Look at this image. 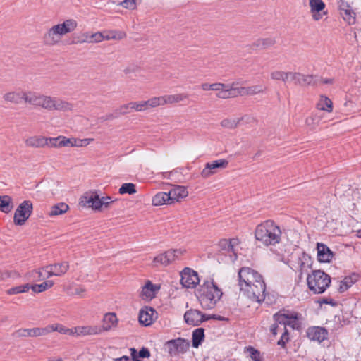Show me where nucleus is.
<instances>
[{
  "label": "nucleus",
  "instance_id": "obj_1",
  "mask_svg": "<svg viewBox=\"0 0 361 361\" xmlns=\"http://www.w3.org/2000/svg\"><path fill=\"white\" fill-rule=\"evenodd\" d=\"M240 291L254 302L265 299L266 285L260 274L250 267H242L238 271Z\"/></svg>",
  "mask_w": 361,
  "mask_h": 361
},
{
  "label": "nucleus",
  "instance_id": "obj_2",
  "mask_svg": "<svg viewBox=\"0 0 361 361\" xmlns=\"http://www.w3.org/2000/svg\"><path fill=\"white\" fill-rule=\"evenodd\" d=\"M27 100L28 104L48 111L68 112L73 109V104L66 100L32 91L30 92V97Z\"/></svg>",
  "mask_w": 361,
  "mask_h": 361
},
{
  "label": "nucleus",
  "instance_id": "obj_3",
  "mask_svg": "<svg viewBox=\"0 0 361 361\" xmlns=\"http://www.w3.org/2000/svg\"><path fill=\"white\" fill-rule=\"evenodd\" d=\"M78 23L74 19H66L49 27L44 34L43 40L46 45L56 46L59 44L63 37L75 30Z\"/></svg>",
  "mask_w": 361,
  "mask_h": 361
},
{
  "label": "nucleus",
  "instance_id": "obj_4",
  "mask_svg": "<svg viewBox=\"0 0 361 361\" xmlns=\"http://www.w3.org/2000/svg\"><path fill=\"white\" fill-rule=\"evenodd\" d=\"M281 231L272 221L259 224L255 231V239L264 245H274L281 240Z\"/></svg>",
  "mask_w": 361,
  "mask_h": 361
},
{
  "label": "nucleus",
  "instance_id": "obj_5",
  "mask_svg": "<svg viewBox=\"0 0 361 361\" xmlns=\"http://www.w3.org/2000/svg\"><path fill=\"white\" fill-rule=\"evenodd\" d=\"M199 300L202 307L209 310L215 307L222 296V291L212 281H205L198 290Z\"/></svg>",
  "mask_w": 361,
  "mask_h": 361
},
{
  "label": "nucleus",
  "instance_id": "obj_6",
  "mask_svg": "<svg viewBox=\"0 0 361 361\" xmlns=\"http://www.w3.org/2000/svg\"><path fill=\"white\" fill-rule=\"evenodd\" d=\"M308 288L314 294L324 293L331 283V278L321 270H315L307 278Z\"/></svg>",
  "mask_w": 361,
  "mask_h": 361
},
{
  "label": "nucleus",
  "instance_id": "obj_7",
  "mask_svg": "<svg viewBox=\"0 0 361 361\" xmlns=\"http://www.w3.org/2000/svg\"><path fill=\"white\" fill-rule=\"evenodd\" d=\"M69 269V264L67 262H63L61 263L49 264L43 267V270L47 272V275H43L40 270H33L30 273V276H35L37 275V280H42L50 278L53 276H61L66 273Z\"/></svg>",
  "mask_w": 361,
  "mask_h": 361
},
{
  "label": "nucleus",
  "instance_id": "obj_8",
  "mask_svg": "<svg viewBox=\"0 0 361 361\" xmlns=\"http://www.w3.org/2000/svg\"><path fill=\"white\" fill-rule=\"evenodd\" d=\"M185 250L183 249H170L156 256L152 261L153 267L164 266L166 267L179 259L184 255Z\"/></svg>",
  "mask_w": 361,
  "mask_h": 361
},
{
  "label": "nucleus",
  "instance_id": "obj_9",
  "mask_svg": "<svg viewBox=\"0 0 361 361\" xmlns=\"http://www.w3.org/2000/svg\"><path fill=\"white\" fill-rule=\"evenodd\" d=\"M242 83L240 80H235L229 84L215 82L214 91L216 92V97L226 99L237 97V85Z\"/></svg>",
  "mask_w": 361,
  "mask_h": 361
},
{
  "label": "nucleus",
  "instance_id": "obj_10",
  "mask_svg": "<svg viewBox=\"0 0 361 361\" xmlns=\"http://www.w3.org/2000/svg\"><path fill=\"white\" fill-rule=\"evenodd\" d=\"M32 204L30 201L25 200L17 207L13 221L16 225H23L28 219L32 212Z\"/></svg>",
  "mask_w": 361,
  "mask_h": 361
},
{
  "label": "nucleus",
  "instance_id": "obj_11",
  "mask_svg": "<svg viewBox=\"0 0 361 361\" xmlns=\"http://www.w3.org/2000/svg\"><path fill=\"white\" fill-rule=\"evenodd\" d=\"M228 165V161L224 159L207 162L202 170L200 175L203 178H208L216 173L218 171L226 169Z\"/></svg>",
  "mask_w": 361,
  "mask_h": 361
},
{
  "label": "nucleus",
  "instance_id": "obj_12",
  "mask_svg": "<svg viewBox=\"0 0 361 361\" xmlns=\"http://www.w3.org/2000/svg\"><path fill=\"white\" fill-rule=\"evenodd\" d=\"M100 197L96 190L86 192L80 200V204L88 207L94 211L101 212Z\"/></svg>",
  "mask_w": 361,
  "mask_h": 361
},
{
  "label": "nucleus",
  "instance_id": "obj_13",
  "mask_svg": "<svg viewBox=\"0 0 361 361\" xmlns=\"http://www.w3.org/2000/svg\"><path fill=\"white\" fill-rule=\"evenodd\" d=\"M180 283L183 287L194 288L200 282L197 272L190 268H185L180 273Z\"/></svg>",
  "mask_w": 361,
  "mask_h": 361
},
{
  "label": "nucleus",
  "instance_id": "obj_14",
  "mask_svg": "<svg viewBox=\"0 0 361 361\" xmlns=\"http://www.w3.org/2000/svg\"><path fill=\"white\" fill-rule=\"evenodd\" d=\"M30 91H11L3 95L5 102L14 104H19L23 100L25 103H28L27 98L30 97Z\"/></svg>",
  "mask_w": 361,
  "mask_h": 361
},
{
  "label": "nucleus",
  "instance_id": "obj_15",
  "mask_svg": "<svg viewBox=\"0 0 361 361\" xmlns=\"http://www.w3.org/2000/svg\"><path fill=\"white\" fill-rule=\"evenodd\" d=\"M309 6L311 16L315 21L320 20L323 15L326 14V12L324 11L326 5L322 0H309Z\"/></svg>",
  "mask_w": 361,
  "mask_h": 361
},
{
  "label": "nucleus",
  "instance_id": "obj_16",
  "mask_svg": "<svg viewBox=\"0 0 361 361\" xmlns=\"http://www.w3.org/2000/svg\"><path fill=\"white\" fill-rule=\"evenodd\" d=\"M209 318L202 314L200 311L193 309L188 310L184 314L185 322L192 326H198Z\"/></svg>",
  "mask_w": 361,
  "mask_h": 361
},
{
  "label": "nucleus",
  "instance_id": "obj_17",
  "mask_svg": "<svg viewBox=\"0 0 361 361\" xmlns=\"http://www.w3.org/2000/svg\"><path fill=\"white\" fill-rule=\"evenodd\" d=\"M102 32H85L79 35L76 39L77 44H92L102 42Z\"/></svg>",
  "mask_w": 361,
  "mask_h": 361
},
{
  "label": "nucleus",
  "instance_id": "obj_18",
  "mask_svg": "<svg viewBox=\"0 0 361 361\" xmlns=\"http://www.w3.org/2000/svg\"><path fill=\"white\" fill-rule=\"evenodd\" d=\"M267 87L262 85H255L249 87H243L237 85V97L238 96H253L257 94L264 93Z\"/></svg>",
  "mask_w": 361,
  "mask_h": 361
},
{
  "label": "nucleus",
  "instance_id": "obj_19",
  "mask_svg": "<svg viewBox=\"0 0 361 361\" xmlns=\"http://www.w3.org/2000/svg\"><path fill=\"white\" fill-rule=\"evenodd\" d=\"M327 336L328 332L323 327L312 326L309 327L307 330V336L311 341H314L321 343L327 338Z\"/></svg>",
  "mask_w": 361,
  "mask_h": 361
},
{
  "label": "nucleus",
  "instance_id": "obj_20",
  "mask_svg": "<svg viewBox=\"0 0 361 361\" xmlns=\"http://www.w3.org/2000/svg\"><path fill=\"white\" fill-rule=\"evenodd\" d=\"M73 336H85L100 334L102 330L96 326H79L71 329Z\"/></svg>",
  "mask_w": 361,
  "mask_h": 361
},
{
  "label": "nucleus",
  "instance_id": "obj_21",
  "mask_svg": "<svg viewBox=\"0 0 361 361\" xmlns=\"http://www.w3.org/2000/svg\"><path fill=\"white\" fill-rule=\"evenodd\" d=\"M157 318V313L152 307H145L140 311L139 321L145 326H149Z\"/></svg>",
  "mask_w": 361,
  "mask_h": 361
},
{
  "label": "nucleus",
  "instance_id": "obj_22",
  "mask_svg": "<svg viewBox=\"0 0 361 361\" xmlns=\"http://www.w3.org/2000/svg\"><path fill=\"white\" fill-rule=\"evenodd\" d=\"M240 241L238 238H233L231 240L223 239L219 242V247L221 250L228 252V253H233V257L231 255L232 261H235L237 259V253L235 247L238 245Z\"/></svg>",
  "mask_w": 361,
  "mask_h": 361
},
{
  "label": "nucleus",
  "instance_id": "obj_23",
  "mask_svg": "<svg viewBox=\"0 0 361 361\" xmlns=\"http://www.w3.org/2000/svg\"><path fill=\"white\" fill-rule=\"evenodd\" d=\"M317 259L320 262H330L334 257L333 252L324 243L317 245Z\"/></svg>",
  "mask_w": 361,
  "mask_h": 361
},
{
  "label": "nucleus",
  "instance_id": "obj_24",
  "mask_svg": "<svg viewBox=\"0 0 361 361\" xmlns=\"http://www.w3.org/2000/svg\"><path fill=\"white\" fill-rule=\"evenodd\" d=\"M25 144L28 147L34 148L48 147V137L41 135L30 136L25 140Z\"/></svg>",
  "mask_w": 361,
  "mask_h": 361
},
{
  "label": "nucleus",
  "instance_id": "obj_25",
  "mask_svg": "<svg viewBox=\"0 0 361 361\" xmlns=\"http://www.w3.org/2000/svg\"><path fill=\"white\" fill-rule=\"evenodd\" d=\"M171 204L180 202L188 195V192L185 186L177 185L169 192Z\"/></svg>",
  "mask_w": 361,
  "mask_h": 361
},
{
  "label": "nucleus",
  "instance_id": "obj_26",
  "mask_svg": "<svg viewBox=\"0 0 361 361\" xmlns=\"http://www.w3.org/2000/svg\"><path fill=\"white\" fill-rule=\"evenodd\" d=\"M159 290V286L154 285L150 281H147L142 287L140 297L144 300H152Z\"/></svg>",
  "mask_w": 361,
  "mask_h": 361
},
{
  "label": "nucleus",
  "instance_id": "obj_27",
  "mask_svg": "<svg viewBox=\"0 0 361 361\" xmlns=\"http://www.w3.org/2000/svg\"><path fill=\"white\" fill-rule=\"evenodd\" d=\"M72 137L68 138L63 135L56 137H48V147L61 148L63 147H71Z\"/></svg>",
  "mask_w": 361,
  "mask_h": 361
},
{
  "label": "nucleus",
  "instance_id": "obj_28",
  "mask_svg": "<svg viewBox=\"0 0 361 361\" xmlns=\"http://www.w3.org/2000/svg\"><path fill=\"white\" fill-rule=\"evenodd\" d=\"M169 344L170 350L177 353H184L190 346L189 342L183 338L171 341Z\"/></svg>",
  "mask_w": 361,
  "mask_h": 361
},
{
  "label": "nucleus",
  "instance_id": "obj_29",
  "mask_svg": "<svg viewBox=\"0 0 361 361\" xmlns=\"http://www.w3.org/2000/svg\"><path fill=\"white\" fill-rule=\"evenodd\" d=\"M276 41L274 37L259 38L252 43V47L255 49H267L275 45Z\"/></svg>",
  "mask_w": 361,
  "mask_h": 361
},
{
  "label": "nucleus",
  "instance_id": "obj_30",
  "mask_svg": "<svg viewBox=\"0 0 361 361\" xmlns=\"http://www.w3.org/2000/svg\"><path fill=\"white\" fill-rule=\"evenodd\" d=\"M313 76L311 75H304L298 72H293L291 82L298 85H308L312 84Z\"/></svg>",
  "mask_w": 361,
  "mask_h": 361
},
{
  "label": "nucleus",
  "instance_id": "obj_31",
  "mask_svg": "<svg viewBox=\"0 0 361 361\" xmlns=\"http://www.w3.org/2000/svg\"><path fill=\"white\" fill-rule=\"evenodd\" d=\"M292 71H283L280 70H274L271 72L270 78L273 80L282 81L283 82H291Z\"/></svg>",
  "mask_w": 361,
  "mask_h": 361
},
{
  "label": "nucleus",
  "instance_id": "obj_32",
  "mask_svg": "<svg viewBox=\"0 0 361 361\" xmlns=\"http://www.w3.org/2000/svg\"><path fill=\"white\" fill-rule=\"evenodd\" d=\"M104 324L102 331H108L116 327L118 324V319L115 313H106L104 317Z\"/></svg>",
  "mask_w": 361,
  "mask_h": 361
},
{
  "label": "nucleus",
  "instance_id": "obj_33",
  "mask_svg": "<svg viewBox=\"0 0 361 361\" xmlns=\"http://www.w3.org/2000/svg\"><path fill=\"white\" fill-rule=\"evenodd\" d=\"M358 279L359 275L355 273L345 277L343 280L341 281V284L338 288L339 292L343 293L347 290L358 281Z\"/></svg>",
  "mask_w": 361,
  "mask_h": 361
},
{
  "label": "nucleus",
  "instance_id": "obj_34",
  "mask_svg": "<svg viewBox=\"0 0 361 361\" xmlns=\"http://www.w3.org/2000/svg\"><path fill=\"white\" fill-rule=\"evenodd\" d=\"M189 95L185 93H178L175 94H166L164 95V104H173L184 102L188 99Z\"/></svg>",
  "mask_w": 361,
  "mask_h": 361
},
{
  "label": "nucleus",
  "instance_id": "obj_35",
  "mask_svg": "<svg viewBox=\"0 0 361 361\" xmlns=\"http://www.w3.org/2000/svg\"><path fill=\"white\" fill-rule=\"evenodd\" d=\"M152 204L154 206H161L164 204H171L169 192H158L152 198Z\"/></svg>",
  "mask_w": 361,
  "mask_h": 361
},
{
  "label": "nucleus",
  "instance_id": "obj_36",
  "mask_svg": "<svg viewBox=\"0 0 361 361\" xmlns=\"http://www.w3.org/2000/svg\"><path fill=\"white\" fill-rule=\"evenodd\" d=\"M317 108L319 110L331 113L333 111V102L329 97L322 95L317 104Z\"/></svg>",
  "mask_w": 361,
  "mask_h": 361
},
{
  "label": "nucleus",
  "instance_id": "obj_37",
  "mask_svg": "<svg viewBox=\"0 0 361 361\" xmlns=\"http://www.w3.org/2000/svg\"><path fill=\"white\" fill-rule=\"evenodd\" d=\"M30 290V283H24L19 286L11 287L6 290V293L8 295H18L28 293Z\"/></svg>",
  "mask_w": 361,
  "mask_h": 361
},
{
  "label": "nucleus",
  "instance_id": "obj_38",
  "mask_svg": "<svg viewBox=\"0 0 361 361\" xmlns=\"http://www.w3.org/2000/svg\"><path fill=\"white\" fill-rule=\"evenodd\" d=\"M69 209L67 204L61 202L53 205L49 212V216H55L65 214Z\"/></svg>",
  "mask_w": 361,
  "mask_h": 361
},
{
  "label": "nucleus",
  "instance_id": "obj_39",
  "mask_svg": "<svg viewBox=\"0 0 361 361\" xmlns=\"http://www.w3.org/2000/svg\"><path fill=\"white\" fill-rule=\"evenodd\" d=\"M66 291L71 296H78L83 298L85 296L86 288L82 286H68L66 288Z\"/></svg>",
  "mask_w": 361,
  "mask_h": 361
},
{
  "label": "nucleus",
  "instance_id": "obj_40",
  "mask_svg": "<svg viewBox=\"0 0 361 361\" xmlns=\"http://www.w3.org/2000/svg\"><path fill=\"white\" fill-rule=\"evenodd\" d=\"M13 206L12 199L8 195L0 196V210L4 213L10 212Z\"/></svg>",
  "mask_w": 361,
  "mask_h": 361
},
{
  "label": "nucleus",
  "instance_id": "obj_41",
  "mask_svg": "<svg viewBox=\"0 0 361 361\" xmlns=\"http://www.w3.org/2000/svg\"><path fill=\"white\" fill-rule=\"evenodd\" d=\"M48 328H49V334H51V332H54V331H57L62 334L71 336V333H72L71 329L66 328V326H64L63 325H62L61 324L56 323V324H49Z\"/></svg>",
  "mask_w": 361,
  "mask_h": 361
},
{
  "label": "nucleus",
  "instance_id": "obj_42",
  "mask_svg": "<svg viewBox=\"0 0 361 361\" xmlns=\"http://www.w3.org/2000/svg\"><path fill=\"white\" fill-rule=\"evenodd\" d=\"M54 286L52 281H47L40 284L30 285V289L35 293H40Z\"/></svg>",
  "mask_w": 361,
  "mask_h": 361
},
{
  "label": "nucleus",
  "instance_id": "obj_43",
  "mask_svg": "<svg viewBox=\"0 0 361 361\" xmlns=\"http://www.w3.org/2000/svg\"><path fill=\"white\" fill-rule=\"evenodd\" d=\"M204 338V329L199 328L192 333V346L198 348Z\"/></svg>",
  "mask_w": 361,
  "mask_h": 361
},
{
  "label": "nucleus",
  "instance_id": "obj_44",
  "mask_svg": "<svg viewBox=\"0 0 361 361\" xmlns=\"http://www.w3.org/2000/svg\"><path fill=\"white\" fill-rule=\"evenodd\" d=\"M112 3L122 7L133 10L136 8V0H111Z\"/></svg>",
  "mask_w": 361,
  "mask_h": 361
},
{
  "label": "nucleus",
  "instance_id": "obj_45",
  "mask_svg": "<svg viewBox=\"0 0 361 361\" xmlns=\"http://www.w3.org/2000/svg\"><path fill=\"white\" fill-rule=\"evenodd\" d=\"M132 109L135 111H145L149 109L147 100L146 101H138L132 102Z\"/></svg>",
  "mask_w": 361,
  "mask_h": 361
},
{
  "label": "nucleus",
  "instance_id": "obj_46",
  "mask_svg": "<svg viewBox=\"0 0 361 361\" xmlns=\"http://www.w3.org/2000/svg\"><path fill=\"white\" fill-rule=\"evenodd\" d=\"M147 102L149 109L165 105L164 95L152 97Z\"/></svg>",
  "mask_w": 361,
  "mask_h": 361
},
{
  "label": "nucleus",
  "instance_id": "obj_47",
  "mask_svg": "<svg viewBox=\"0 0 361 361\" xmlns=\"http://www.w3.org/2000/svg\"><path fill=\"white\" fill-rule=\"evenodd\" d=\"M289 314L290 313H282L279 312L274 315V319L276 323L283 324V329H286V326H287Z\"/></svg>",
  "mask_w": 361,
  "mask_h": 361
},
{
  "label": "nucleus",
  "instance_id": "obj_48",
  "mask_svg": "<svg viewBox=\"0 0 361 361\" xmlns=\"http://www.w3.org/2000/svg\"><path fill=\"white\" fill-rule=\"evenodd\" d=\"M136 192L135 185L133 183H123L121 188H119L120 194H126L128 193L129 195H133Z\"/></svg>",
  "mask_w": 361,
  "mask_h": 361
},
{
  "label": "nucleus",
  "instance_id": "obj_49",
  "mask_svg": "<svg viewBox=\"0 0 361 361\" xmlns=\"http://www.w3.org/2000/svg\"><path fill=\"white\" fill-rule=\"evenodd\" d=\"M240 119L235 118H226L221 122V126L226 128H235L238 126Z\"/></svg>",
  "mask_w": 361,
  "mask_h": 361
},
{
  "label": "nucleus",
  "instance_id": "obj_50",
  "mask_svg": "<svg viewBox=\"0 0 361 361\" xmlns=\"http://www.w3.org/2000/svg\"><path fill=\"white\" fill-rule=\"evenodd\" d=\"M49 334L48 325L45 327H35L32 329V337L44 336Z\"/></svg>",
  "mask_w": 361,
  "mask_h": 361
},
{
  "label": "nucleus",
  "instance_id": "obj_51",
  "mask_svg": "<svg viewBox=\"0 0 361 361\" xmlns=\"http://www.w3.org/2000/svg\"><path fill=\"white\" fill-rule=\"evenodd\" d=\"M94 141L93 138L76 139L72 137L71 147H85L88 145L91 142Z\"/></svg>",
  "mask_w": 361,
  "mask_h": 361
},
{
  "label": "nucleus",
  "instance_id": "obj_52",
  "mask_svg": "<svg viewBox=\"0 0 361 361\" xmlns=\"http://www.w3.org/2000/svg\"><path fill=\"white\" fill-rule=\"evenodd\" d=\"M341 13L343 19L348 23H353L355 21V13L349 8L342 10Z\"/></svg>",
  "mask_w": 361,
  "mask_h": 361
},
{
  "label": "nucleus",
  "instance_id": "obj_53",
  "mask_svg": "<svg viewBox=\"0 0 361 361\" xmlns=\"http://www.w3.org/2000/svg\"><path fill=\"white\" fill-rule=\"evenodd\" d=\"M298 319V314L296 312H292L289 314L288 319L287 321V325L291 326L293 329L298 328V324L297 320Z\"/></svg>",
  "mask_w": 361,
  "mask_h": 361
},
{
  "label": "nucleus",
  "instance_id": "obj_54",
  "mask_svg": "<svg viewBox=\"0 0 361 361\" xmlns=\"http://www.w3.org/2000/svg\"><path fill=\"white\" fill-rule=\"evenodd\" d=\"M14 336L17 338L32 337V329H20L15 331Z\"/></svg>",
  "mask_w": 361,
  "mask_h": 361
},
{
  "label": "nucleus",
  "instance_id": "obj_55",
  "mask_svg": "<svg viewBox=\"0 0 361 361\" xmlns=\"http://www.w3.org/2000/svg\"><path fill=\"white\" fill-rule=\"evenodd\" d=\"M112 202H114V200L109 196L100 197L99 204H101V211L109 208Z\"/></svg>",
  "mask_w": 361,
  "mask_h": 361
},
{
  "label": "nucleus",
  "instance_id": "obj_56",
  "mask_svg": "<svg viewBox=\"0 0 361 361\" xmlns=\"http://www.w3.org/2000/svg\"><path fill=\"white\" fill-rule=\"evenodd\" d=\"M247 351L249 353L250 357L254 361H262L260 353L258 350L252 347L247 348Z\"/></svg>",
  "mask_w": 361,
  "mask_h": 361
},
{
  "label": "nucleus",
  "instance_id": "obj_57",
  "mask_svg": "<svg viewBox=\"0 0 361 361\" xmlns=\"http://www.w3.org/2000/svg\"><path fill=\"white\" fill-rule=\"evenodd\" d=\"M319 123V119L316 116L308 117L305 120V124L312 129H314Z\"/></svg>",
  "mask_w": 361,
  "mask_h": 361
},
{
  "label": "nucleus",
  "instance_id": "obj_58",
  "mask_svg": "<svg viewBox=\"0 0 361 361\" xmlns=\"http://www.w3.org/2000/svg\"><path fill=\"white\" fill-rule=\"evenodd\" d=\"M130 110H133L132 109V105H131V102L128 103V104H123L122 106H121L117 111L120 114H122V115H124V114H126L128 113H130Z\"/></svg>",
  "mask_w": 361,
  "mask_h": 361
},
{
  "label": "nucleus",
  "instance_id": "obj_59",
  "mask_svg": "<svg viewBox=\"0 0 361 361\" xmlns=\"http://www.w3.org/2000/svg\"><path fill=\"white\" fill-rule=\"evenodd\" d=\"M20 277V275L19 273L16 271H6L1 275V279L4 280L6 278H12L13 279H18Z\"/></svg>",
  "mask_w": 361,
  "mask_h": 361
},
{
  "label": "nucleus",
  "instance_id": "obj_60",
  "mask_svg": "<svg viewBox=\"0 0 361 361\" xmlns=\"http://www.w3.org/2000/svg\"><path fill=\"white\" fill-rule=\"evenodd\" d=\"M138 70V66L134 64H130L127 66L123 70V73L125 74H130L133 73H135Z\"/></svg>",
  "mask_w": 361,
  "mask_h": 361
},
{
  "label": "nucleus",
  "instance_id": "obj_61",
  "mask_svg": "<svg viewBox=\"0 0 361 361\" xmlns=\"http://www.w3.org/2000/svg\"><path fill=\"white\" fill-rule=\"evenodd\" d=\"M288 341V331L284 328V332L282 334L280 340L278 341V345L282 347L285 346L286 343Z\"/></svg>",
  "mask_w": 361,
  "mask_h": 361
},
{
  "label": "nucleus",
  "instance_id": "obj_62",
  "mask_svg": "<svg viewBox=\"0 0 361 361\" xmlns=\"http://www.w3.org/2000/svg\"><path fill=\"white\" fill-rule=\"evenodd\" d=\"M139 358H145L149 357L150 356V352L146 348H142L139 353L137 352V355Z\"/></svg>",
  "mask_w": 361,
  "mask_h": 361
},
{
  "label": "nucleus",
  "instance_id": "obj_63",
  "mask_svg": "<svg viewBox=\"0 0 361 361\" xmlns=\"http://www.w3.org/2000/svg\"><path fill=\"white\" fill-rule=\"evenodd\" d=\"M214 86H215V83L209 84L207 82H204L201 85V88L204 91H209V90L214 91Z\"/></svg>",
  "mask_w": 361,
  "mask_h": 361
},
{
  "label": "nucleus",
  "instance_id": "obj_64",
  "mask_svg": "<svg viewBox=\"0 0 361 361\" xmlns=\"http://www.w3.org/2000/svg\"><path fill=\"white\" fill-rule=\"evenodd\" d=\"M102 41L103 40H110L113 39H121L123 38V35H120L119 37H116L115 35H104L102 32Z\"/></svg>",
  "mask_w": 361,
  "mask_h": 361
}]
</instances>
